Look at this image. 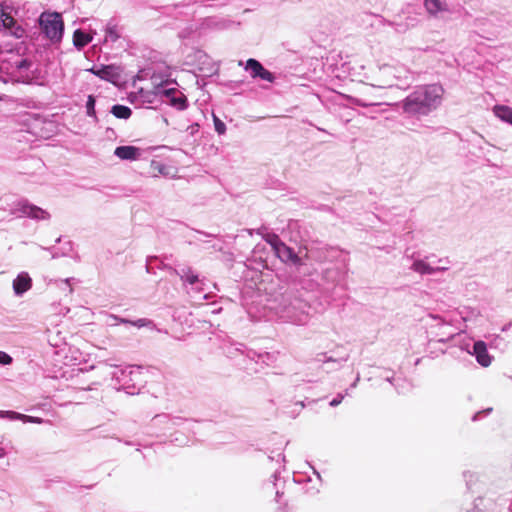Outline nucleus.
Instances as JSON below:
<instances>
[{"mask_svg":"<svg viewBox=\"0 0 512 512\" xmlns=\"http://www.w3.org/2000/svg\"><path fill=\"white\" fill-rule=\"evenodd\" d=\"M188 2L189 3H191V2H195L196 3V2H198V0H188Z\"/></svg>","mask_w":512,"mask_h":512,"instance_id":"nucleus-46","label":"nucleus"},{"mask_svg":"<svg viewBox=\"0 0 512 512\" xmlns=\"http://www.w3.org/2000/svg\"><path fill=\"white\" fill-rule=\"evenodd\" d=\"M17 417H19L18 412L0 410V418H6L11 421H14V420H17Z\"/></svg>","mask_w":512,"mask_h":512,"instance_id":"nucleus-33","label":"nucleus"},{"mask_svg":"<svg viewBox=\"0 0 512 512\" xmlns=\"http://www.w3.org/2000/svg\"><path fill=\"white\" fill-rule=\"evenodd\" d=\"M429 317L433 320V323L429 326L431 334L435 336L438 342L443 343L451 340L463 331L462 322L466 320L464 317L458 319L452 316L441 317L433 314L429 315Z\"/></svg>","mask_w":512,"mask_h":512,"instance_id":"nucleus-2","label":"nucleus"},{"mask_svg":"<svg viewBox=\"0 0 512 512\" xmlns=\"http://www.w3.org/2000/svg\"><path fill=\"white\" fill-rule=\"evenodd\" d=\"M86 110H87L88 116H90V117L95 116V99L92 95L88 96V100L86 103Z\"/></svg>","mask_w":512,"mask_h":512,"instance_id":"nucleus-31","label":"nucleus"},{"mask_svg":"<svg viewBox=\"0 0 512 512\" xmlns=\"http://www.w3.org/2000/svg\"><path fill=\"white\" fill-rule=\"evenodd\" d=\"M32 286V279L26 272H21L13 280V291L15 295L21 296Z\"/></svg>","mask_w":512,"mask_h":512,"instance_id":"nucleus-16","label":"nucleus"},{"mask_svg":"<svg viewBox=\"0 0 512 512\" xmlns=\"http://www.w3.org/2000/svg\"><path fill=\"white\" fill-rule=\"evenodd\" d=\"M477 416H478V414L474 415V416H473V420H476V419H477Z\"/></svg>","mask_w":512,"mask_h":512,"instance_id":"nucleus-47","label":"nucleus"},{"mask_svg":"<svg viewBox=\"0 0 512 512\" xmlns=\"http://www.w3.org/2000/svg\"><path fill=\"white\" fill-rule=\"evenodd\" d=\"M410 269L420 275H432L437 272L446 271L449 268L450 261L448 258H437L434 255L425 256L424 258H414Z\"/></svg>","mask_w":512,"mask_h":512,"instance_id":"nucleus-5","label":"nucleus"},{"mask_svg":"<svg viewBox=\"0 0 512 512\" xmlns=\"http://www.w3.org/2000/svg\"><path fill=\"white\" fill-rule=\"evenodd\" d=\"M425 7L429 14L436 15L446 11L447 5L444 0H425Z\"/></svg>","mask_w":512,"mask_h":512,"instance_id":"nucleus-21","label":"nucleus"},{"mask_svg":"<svg viewBox=\"0 0 512 512\" xmlns=\"http://www.w3.org/2000/svg\"><path fill=\"white\" fill-rule=\"evenodd\" d=\"M185 59L186 64L196 67L200 72L207 75H213L219 70V66L201 49L191 50L187 53Z\"/></svg>","mask_w":512,"mask_h":512,"instance_id":"nucleus-8","label":"nucleus"},{"mask_svg":"<svg viewBox=\"0 0 512 512\" xmlns=\"http://www.w3.org/2000/svg\"><path fill=\"white\" fill-rule=\"evenodd\" d=\"M214 125H215V130L219 133V134H224L225 131H226V126L225 124L218 118H214Z\"/></svg>","mask_w":512,"mask_h":512,"instance_id":"nucleus-36","label":"nucleus"},{"mask_svg":"<svg viewBox=\"0 0 512 512\" xmlns=\"http://www.w3.org/2000/svg\"><path fill=\"white\" fill-rule=\"evenodd\" d=\"M490 411H491V408H489V409H487V410L483 411V413L488 414Z\"/></svg>","mask_w":512,"mask_h":512,"instance_id":"nucleus-45","label":"nucleus"},{"mask_svg":"<svg viewBox=\"0 0 512 512\" xmlns=\"http://www.w3.org/2000/svg\"><path fill=\"white\" fill-rule=\"evenodd\" d=\"M90 71L99 78L113 83L120 77V69L115 65H101L93 67Z\"/></svg>","mask_w":512,"mask_h":512,"instance_id":"nucleus-15","label":"nucleus"},{"mask_svg":"<svg viewBox=\"0 0 512 512\" xmlns=\"http://www.w3.org/2000/svg\"><path fill=\"white\" fill-rule=\"evenodd\" d=\"M30 66H31V62L28 59H26V58L18 59L13 63L12 71H9L8 73L14 74L15 71L20 72L23 70H27L30 68Z\"/></svg>","mask_w":512,"mask_h":512,"instance_id":"nucleus-27","label":"nucleus"},{"mask_svg":"<svg viewBox=\"0 0 512 512\" xmlns=\"http://www.w3.org/2000/svg\"><path fill=\"white\" fill-rule=\"evenodd\" d=\"M4 10V1L0 3V15L3 13Z\"/></svg>","mask_w":512,"mask_h":512,"instance_id":"nucleus-43","label":"nucleus"},{"mask_svg":"<svg viewBox=\"0 0 512 512\" xmlns=\"http://www.w3.org/2000/svg\"><path fill=\"white\" fill-rule=\"evenodd\" d=\"M343 272L337 267L328 268L324 272V279L331 283H339L343 279Z\"/></svg>","mask_w":512,"mask_h":512,"instance_id":"nucleus-25","label":"nucleus"},{"mask_svg":"<svg viewBox=\"0 0 512 512\" xmlns=\"http://www.w3.org/2000/svg\"><path fill=\"white\" fill-rule=\"evenodd\" d=\"M360 380L359 374L357 375L355 381L351 384V388H355Z\"/></svg>","mask_w":512,"mask_h":512,"instance_id":"nucleus-41","label":"nucleus"},{"mask_svg":"<svg viewBox=\"0 0 512 512\" xmlns=\"http://www.w3.org/2000/svg\"><path fill=\"white\" fill-rule=\"evenodd\" d=\"M379 83L378 84H384V79L392 78V74H381L379 71Z\"/></svg>","mask_w":512,"mask_h":512,"instance_id":"nucleus-39","label":"nucleus"},{"mask_svg":"<svg viewBox=\"0 0 512 512\" xmlns=\"http://www.w3.org/2000/svg\"><path fill=\"white\" fill-rule=\"evenodd\" d=\"M348 360V355L337 360V359H333L332 357H325L324 360H322V362L326 363V362H337V363H341V362H346ZM318 361H321V359H318Z\"/></svg>","mask_w":512,"mask_h":512,"instance_id":"nucleus-38","label":"nucleus"},{"mask_svg":"<svg viewBox=\"0 0 512 512\" xmlns=\"http://www.w3.org/2000/svg\"><path fill=\"white\" fill-rule=\"evenodd\" d=\"M71 280H72L71 278H67V279H65V280H61V281L59 282V283H60V285H61V286H63V287H62L63 291H65V292H66V294H68V295H71V294L73 293V288H72V286H71V284H70V281H71Z\"/></svg>","mask_w":512,"mask_h":512,"instance_id":"nucleus-34","label":"nucleus"},{"mask_svg":"<svg viewBox=\"0 0 512 512\" xmlns=\"http://www.w3.org/2000/svg\"><path fill=\"white\" fill-rule=\"evenodd\" d=\"M43 33L51 41H59L63 35V21L59 13L42 14L39 19Z\"/></svg>","mask_w":512,"mask_h":512,"instance_id":"nucleus-9","label":"nucleus"},{"mask_svg":"<svg viewBox=\"0 0 512 512\" xmlns=\"http://www.w3.org/2000/svg\"><path fill=\"white\" fill-rule=\"evenodd\" d=\"M355 103H356V105L362 106V107H366L369 105L368 103H365L364 101H362L360 99H357Z\"/></svg>","mask_w":512,"mask_h":512,"instance_id":"nucleus-40","label":"nucleus"},{"mask_svg":"<svg viewBox=\"0 0 512 512\" xmlns=\"http://www.w3.org/2000/svg\"><path fill=\"white\" fill-rule=\"evenodd\" d=\"M128 322H129V320L124 319V318H120V317H118L116 315H113V314H107L106 318H105V324L107 326H117L120 323L126 324Z\"/></svg>","mask_w":512,"mask_h":512,"instance_id":"nucleus-28","label":"nucleus"},{"mask_svg":"<svg viewBox=\"0 0 512 512\" xmlns=\"http://www.w3.org/2000/svg\"><path fill=\"white\" fill-rule=\"evenodd\" d=\"M157 92H158V85H156L152 91L145 90V89L141 88L138 91V95L142 99L143 102L154 103L156 101V99L160 100V93H157Z\"/></svg>","mask_w":512,"mask_h":512,"instance_id":"nucleus-24","label":"nucleus"},{"mask_svg":"<svg viewBox=\"0 0 512 512\" xmlns=\"http://www.w3.org/2000/svg\"><path fill=\"white\" fill-rule=\"evenodd\" d=\"M13 362V358L6 352L0 351V365H10Z\"/></svg>","mask_w":512,"mask_h":512,"instance_id":"nucleus-35","label":"nucleus"},{"mask_svg":"<svg viewBox=\"0 0 512 512\" xmlns=\"http://www.w3.org/2000/svg\"><path fill=\"white\" fill-rule=\"evenodd\" d=\"M494 115L501 121L512 126V108L506 105H495L493 107Z\"/></svg>","mask_w":512,"mask_h":512,"instance_id":"nucleus-19","label":"nucleus"},{"mask_svg":"<svg viewBox=\"0 0 512 512\" xmlns=\"http://www.w3.org/2000/svg\"><path fill=\"white\" fill-rule=\"evenodd\" d=\"M386 380H387L389 383H391L392 385L396 386V385L394 384V379H393V378H389V377H388Z\"/></svg>","mask_w":512,"mask_h":512,"instance_id":"nucleus-44","label":"nucleus"},{"mask_svg":"<svg viewBox=\"0 0 512 512\" xmlns=\"http://www.w3.org/2000/svg\"><path fill=\"white\" fill-rule=\"evenodd\" d=\"M114 155L121 160L134 161L140 158L141 149L135 146H118L114 150Z\"/></svg>","mask_w":512,"mask_h":512,"instance_id":"nucleus-17","label":"nucleus"},{"mask_svg":"<svg viewBox=\"0 0 512 512\" xmlns=\"http://www.w3.org/2000/svg\"><path fill=\"white\" fill-rule=\"evenodd\" d=\"M17 420H21L24 423H36V424H42L44 422V420L40 417L29 416V415H25V414H21V413H19V417H17Z\"/></svg>","mask_w":512,"mask_h":512,"instance_id":"nucleus-30","label":"nucleus"},{"mask_svg":"<svg viewBox=\"0 0 512 512\" xmlns=\"http://www.w3.org/2000/svg\"><path fill=\"white\" fill-rule=\"evenodd\" d=\"M152 428H160L161 430H170L175 425V420L167 414H159L151 420Z\"/></svg>","mask_w":512,"mask_h":512,"instance_id":"nucleus-18","label":"nucleus"},{"mask_svg":"<svg viewBox=\"0 0 512 512\" xmlns=\"http://www.w3.org/2000/svg\"><path fill=\"white\" fill-rule=\"evenodd\" d=\"M469 347V344L461 346L463 350H466L469 354L475 356L479 365L482 367H489L492 364L493 357L488 353L487 344L484 341L479 340L474 342L472 351Z\"/></svg>","mask_w":512,"mask_h":512,"instance_id":"nucleus-12","label":"nucleus"},{"mask_svg":"<svg viewBox=\"0 0 512 512\" xmlns=\"http://www.w3.org/2000/svg\"><path fill=\"white\" fill-rule=\"evenodd\" d=\"M10 214L17 218L27 217L36 221H47L51 217L48 211L30 203L26 199L13 202Z\"/></svg>","mask_w":512,"mask_h":512,"instance_id":"nucleus-7","label":"nucleus"},{"mask_svg":"<svg viewBox=\"0 0 512 512\" xmlns=\"http://www.w3.org/2000/svg\"><path fill=\"white\" fill-rule=\"evenodd\" d=\"M140 367H137V366H128L124 369H121L120 370V375H116V378L121 380V381H124L125 378L129 377L130 381H135L136 380V376H138L140 374Z\"/></svg>","mask_w":512,"mask_h":512,"instance_id":"nucleus-23","label":"nucleus"},{"mask_svg":"<svg viewBox=\"0 0 512 512\" xmlns=\"http://www.w3.org/2000/svg\"><path fill=\"white\" fill-rule=\"evenodd\" d=\"M106 40L108 41H111V42H115L119 39L120 35L118 33V30H117V27L115 25H109L107 26L106 28Z\"/></svg>","mask_w":512,"mask_h":512,"instance_id":"nucleus-29","label":"nucleus"},{"mask_svg":"<svg viewBox=\"0 0 512 512\" xmlns=\"http://www.w3.org/2000/svg\"><path fill=\"white\" fill-rule=\"evenodd\" d=\"M266 241L270 244L275 255L282 262H285V263L291 262V263L296 264L300 261L299 257L295 254L293 249H291L286 244H284L277 235H275V234L268 235L266 237Z\"/></svg>","mask_w":512,"mask_h":512,"instance_id":"nucleus-11","label":"nucleus"},{"mask_svg":"<svg viewBox=\"0 0 512 512\" xmlns=\"http://www.w3.org/2000/svg\"><path fill=\"white\" fill-rule=\"evenodd\" d=\"M127 324H131L135 327H138V328H142V327H148L150 325H152V321L149 320V319H146V318H141V319H138L136 321H130L127 323Z\"/></svg>","mask_w":512,"mask_h":512,"instance_id":"nucleus-32","label":"nucleus"},{"mask_svg":"<svg viewBox=\"0 0 512 512\" xmlns=\"http://www.w3.org/2000/svg\"><path fill=\"white\" fill-rule=\"evenodd\" d=\"M175 272L184 283L195 286L193 288L195 292L200 293L203 291V280H200L198 274H196L190 267H183Z\"/></svg>","mask_w":512,"mask_h":512,"instance_id":"nucleus-14","label":"nucleus"},{"mask_svg":"<svg viewBox=\"0 0 512 512\" xmlns=\"http://www.w3.org/2000/svg\"><path fill=\"white\" fill-rule=\"evenodd\" d=\"M244 69L250 73L252 78H260L267 82H274L275 76L256 59L250 58L246 61Z\"/></svg>","mask_w":512,"mask_h":512,"instance_id":"nucleus-13","label":"nucleus"},{"mask_svg":"<svg viewBox=\"0 0 512 512\" xmlns=\"http://www.w3.org/2000/svg\"><path fill=\"white\" fill-rule=\"evenodd\" d=\"M443 94L439 84L418 86L403 101V110L411 115H428L441 105Z\"/></svg>","mask_w":512,"mask_h":512,"instance_id":"nucleus-1","label":"nucleus"},{"mask_svg":"<svg viewBox=\"0 0 512 512\" xmlns=\"http://www.w3.org/2000/svg\"><path fill=\"white\" fill-rule=\"evenodd\" d=\"M348 394V391L345 392V394H338L336 398H334L333 400L330 401V406L331 407H336L338 406L344 399L345 395Z\"/></svg>","mask_w":512,"mask_h":512,"instance_id":"nucleus-37","label":"nucleus"},{"mask_svg":"<svg viewBox=\"0 0 512 512\" xmlns=\"http://www.w3.org/2000/svg\"><path fill=\"white\" fill-rule=\"evenodd\" d=\"M150 170H151L152 175L155 177L159 176V175L169 176L171 167L165 165L164 163H162L160 161L152 160L150 163Z\"/></svg>","mask_w":512,"mask_h":512,"instance_id":"nucleus-22","label":"nucleus"},{"mask_svg":"<svg viewBox=\"0 0 512 512\" xmlns=\"http://www.w3.org/2000/svg\"><path fill=\"white\" fill-rule=\"evenodd\" d=\"M92 36L85 33L81 29H77L74 31L73 34V44L77 49H82L85 47L88 43L92 41Z\"/></svg>","mask_w":512,"mask_h":512,"instance_id":"nucleus-20","label":"nucleus"},{"mask_svg":"<svg viewBox=\"0 0 512 512\" xmlns=\"http://www.w3.org/2000/svg\"><path fill=\"white\" fill-rule=\"evenodd\" d=\"M14 6L9 1H4V10L0 15V28L5 29L8 34L16 39L25 36V28L13 17Z\"/></svg>","mask_w":512,"mask_h":512,"instance_id":"nucleus-10","label":"nucleus"},{"mask_svg":"<svg viewBox=\"0 0 512 512\" xmlns=\"http://www.w3.org/2000/svg\"><path fill=\"white\" fill-rule=\"evenodd\" d=\"M6 456V451L3 447H0V458H4Z\"/></svg>","mask_w":512,"mask_h":512,"instance_id":"nucleus-42","label":"nucleus"},{"mask_svg":"<svg viewBox=\"0 0 512 512\" xmlns=\"http://www.w3.org/2000/svg\"><path fill=\"white\" fill-rule=\"evenodd\" d=\"M381 74H392V78L384 79V84H372L377 88H390L393 86L404 87L408 86L414 80L413 73L404 65H383L380 67Z\"/></svg>","mask_w":512,"mask_h":512,"instance_id":"nucleus-4","label":"nucleus"},{"mask_svg":"<svg viewBox=\"0 0 512 512\" xmlns=\"http://www.w3.org/2000/svg\"><path fill=\"white\" fill-rule=\"evenodd\" d=\"M308 304L300 299H294L279 307L278 315L284 322L295 325H304L308 322Z\"/></svg>","mask_w":512,"mask_h":512,"instance_id":"nucleus-3","label":"nucleus"},{"mask_svg":"<svg viewBox=\"0 0 512 512\" xmlns=\"http://www.w3.org/2000/svg\"><path fill=\"white\" fill-rule=\"evenodd\" d=\"M111 113L116 118L128 119L131 116L132 111L128 106L117 104V105L112 106Z\"/></svg>","mask_w":512,"mask_h":512,"instance_id":"nucleus-26","label":"nucleus"},{"mask_svg":"<svg viewBox=\"0 0 512 512\" xmlns=\"http://www.w3.org/2000/svg\"><path fill=\"white\" fill-rule=\"evenodd\" d=\"M176 83L169 81L162 82L158 85V92L160 93V100L173 108L183 111L188 106L187 97L185 94L175 87Z\"/></svg>","mask_w":512,"mask_h":512,"instance_id":"nucleus-6","label":"nucleus"}]
</instances>
